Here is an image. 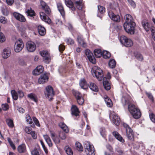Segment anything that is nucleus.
<instances>
[{
    "mask_svg": "<svg viewBox=\"0 0 155 155\" xmlns=\"http://www.w3.org/2000/svg\"><path fill=\"white\" fill-rule=\"evenodd\" d=\"M43 71V67L41 65L38 66L33 71V75H38L40 74Z\"/></svg>",
    "mask_w": 155,
    "mask_h": 155,
    "instance_id": "f3484780",
    "label": "nucleus"
},
{
    "mask_svg": "<svg viewBox=\"0 0 155 155\" xmlns=\"http://www.w3.org/2000/svg\"><path fill=\"white\" fill-rule=\"evenodd\" d=\"M1 11L2 14L5 16L8 14V11L7 8L5 6H2L1 7Z\"/></svg>",
    "mask_w": 155,
    "mask_h": 155,
    "instance_id": "79ce46f5",
    "label": "nucleus"
},
{
    "mask_svg": "<svg viewBox=\"0 0 155 155\" xmlns=\"http://www.w3.org/2000/svg\"><path fill=\"white\" fill-rule=\"evenodd\" d=\"M108 15L110 18L115 22H119L120 21V18L118 15H115L112 11H109Z\"/></svg>",
    "mask_w": 155,
    "mask_h": 155,
    "instance_id": "f8f14e48",
    "label": "nucleus"
},
{
    "mask_svg": "<svg viewBox=\"0 0 155 155\" xmlns=\"http://www.w3.org/2000/svg\"><path fill=\"white\" fill-rule=\"evenodd\" d=\"M85 152L87 155H95V150L93 146L88 142H86L84 144Z\"/></svg>",
    "mask_w": 155,
    "mask_h": 155,
    "instance_id": "20e7f679",
    "label": "nucleus"
},
{
    "mask_svg": "<svg viewBox=\"0 0 155 155\" xmlns=\"http://www.w3.org/2000/svg\"><path fill=\"white\" fill-rule=\"evenodd\" d=\"M123 126L126 129L127 136L128 139L132 141L133 140L134 135L132 130L129 125L126 123H124Z\"/></svg>",
    "mask_w": 155,
    "mask_h": 155,
    "instance_id": "423d86ee",
    "label": "nucleus"
},
{
    "mask_svg": "<svg viewBox=\"0 0 155 155\" xmlns=\"http://www.w3.org/2000/svg\"><path fill=\"white\" fill-rule=\"evenodd\" d=\"M26 13L27 14L28 16H30L31 17H33L35 15V12L31 8L27 9L26 11Z\"/></svg>",
    "mask_w": 155,
    "mask_h": 155,
    "instance_id": "e433bc0d",
    "label": "nucleus"
},
{
    "mask_svg": "<svg viewBox=\"0 0 155 155\" xmlns=\"http://www.w3.org/2000/svg\"><path fill=\"white\" fill-rule=\"evenodd\" d=\"M102 56L104 58H109L110 57V54L106 51H104L102 52Z\"/></svg>",
    "mask_w": 155,
    "mask_h": 155,
    "instance_id": "ea45409f",
    "label": "nucleus"
},
{
    "mask_svg": "<svg viewBox=\"0 0 155 155\" xmlns=\"http://www.w3.org/2000/svg\"><path fill=\"white\" fill-rule=\"evenodd\" d=\"M48 77L47 75L44 74L41 76L38 79V82L40 84H43L46 82L48 80Z\"/></svg>",
    "mask_w": 155,
    "mask_h": 155,
    "instance_id": "6ab92c4d",
    "label": "nucleus"
},
{
    "mask_svg": "<svg viewBox=\"0 0 155 155\" xmlns=\"http://www.w3.org/2000/svg\"><path fill=\"white\" fill-rule=\"evenodd\" d=\"M97 8L99 12L101 14H103L105 12V9L104 7L101 5H98Z\"/></svg>",
    "mask_w": 155,
    "mask_h": 155,
    "instance_id": "8fccbe9b",
    "label": "nucleus"
},
{
    "mask_svg": "<svg viewBox=\"0 0 155 155\" xmlns=\"http://www.w3.org/2000/svg\"><path fill=\"white\" fill-rule=\"evenodd\" d=\"M122 102L124 106L128 105V109L134 118L138 119L140 117L141 114L140 110L134 104H129V101L127 98L123 97L122 99Z\"/></svg>",
    "mask_w": 155,
    "mask_h": 155,
    "instance_id": "f257e3e1",
    "label": "nucleus"
},
{
    "mask_svg": "<svg viewBox=\"0 0 155 155\" xmlns=\"http://www.w3.org/2000/svg\"><path fill=\"white\" fill-rule=\"evenodd\" d=\"M25 130V132L28 134H30L32 131V129L29 127H26Z\"/></svg>",
    "mask_w": 155,
    "mask_h": 155,
    "instance_id": "680f3d73",
    "label": "nucleus"
},
{
    "mask_svg": "<svg viewBox=\"0 0 155 155\" xmlns=\"http://www.w3.org/2000/svg\"><path fill=\"white\" fill-rule=\"evenodd\" d=\"M51 137L54 142L55 144H58L60 142L59 138L57 136H55V133L51 130L50 131Z\"/></svg>",
    "mask_w": 155,
    "mask_h": 155,
    "instance_id": "a211bd4d",
    "label": "nucleus"
},
{
    "mask_svg": "<svg viewBox=\"0 0 155 155\" xmlns=\"http://www.w3.org/2000/svg\"><path fill=\"white\" fill-rule=\"evenodd\" d=\"M11 51L9 49H4L2 56L4 58H7L10 55Z\"/></svg>",
    "mask_w": 155,
    "mask_h": 155,
    "instance_id": "7c9ffc66",
    "label": "nucleus"
},
{
    "mask_svg": "<svg viewBox=\"0 0 155 155\" xmlns=\"http://www.w3.org/2000/svg\"><path fill=\"white\" fill-rule=\"evenodd\" d=\"M40 53L41 55L43 58L46 57V56L49 55V54L48 51L45 50L40 51Z\"/></svg>",
    "mask_w": 155,
    "mask_h": 155,
    "instance_id": "3c124183",
    "label": "nucleus"
},
{
    "mask_svg": "<svg viewBox=\"0 0 155 155\" xmlns=\"http://www.w3.org/2000/svg\"><path fill=\"white\" fill-rule=\"evenodd\" d=\"M94 53L97 58L101 57L102 55V52L100 49H96L94 51Z\"/></svg>",
    "mask_w": 155,
    "mask_h": 155,
    "instance_id": "f704fd0d",
    "label": "nucleus"
},
{
    "mask_svg": "<svg viewBox=\"0 0 155 155\" xmlns=\"http://www.w3.org/2000/svg\"><path fill=\"white\" fill-rule=\"evenodd\" d=\"M19 63L20 65L22 66H25L26 65L24 61L22 59L20 60L19 61Z\"/></svg>",
    "mask_w": 155,
    "mask_h": 155,
    "instance_id": "338daca9",
    "label": "nucleus"
},
{
    "mask_svg": "<svg viewBox=\"0 0 155 155\" xmlns=\"http://www.w3.org/2000/svg\"><path fill=\"white\" fill-rule=\"evenodd\" d=\"M32 155H39V153L38 150L35 149L31 152Z\"/></svg>",
    "mask_w": 155,
    "mask_h": 155,
    "instance_id": "0e129e2a",
    "label": "nucleus"
},
{
    "mask_svg": "<svg viewBox=\"0 0 155 155\" xmlns=\"http://www.w3.org/2000/svg\"><path fill=\"white\" fill-rule=\"evenodd\" d=\"M76 7L77 9L79 10H81L82 8V4L81 1H75V3Z\"/></svg>",
    "mask_w": 155,
    "mask_h": 155,
    "instance_id": "a19ab883",
    "label": "nucleus"
},
{
    "mask_svg": "<svg viewBox=\"0 0 155 155\" xmlns=\"http://www.w3.org/2000/svg\"><path fill=\"white\" fill-rule=\"evenodd\" d=\"M7 20L6 18L3 16L0 17V22L1 23L5 24L7 23Z\"/></svg>",
    "mask_w": 155,
    "mask_h": 155,
    "instance_id": "4d7b16f0",
    "label": "nucleus"
},
{
    "mask_svg": "<svg viewBox=\"0 0 155 155\" xmlns=\"http://www.w3.org/2000/svg\"><path fill=\"white\" fill-rule=\"evenodd\" d=\"M74 94L78 104L83 105L84 102V100L81 94L77 91H75Z\"/></svg>",
    "mask_w": 155,
    "mask_h": 155,
    "instance_id": "9d476101",
    "label": "nucleus"
},
{
    "mask_svg": "<svg viewBox=\"0 0 155 155\" xmlns=\"http://www.w3.org/2000/svg\"><path fill=\"white\" fill-rule=\"evenodd\" d=\"M79 84L81 88L83 89H86L87 88L86 82L84 78L80 80Z\"/></svg>",
    "mask_w": 155,
    "mask_h": 155,
    "instance_id": "2f4dec72",
    "label": "nucleus"
},
{
    "mask_svg": "<svg viewBox=\"0 0 155 155\" xmlns=\"http://www.w3.org/2000/svg\"><path fill=\"white\" fill-rule=\"evenodd\" d=\"M50 60L51 58L50 55H48L43 58L44 61L47 64H48L50 62Z\"/></svg>",
    "mask_w": 155,
    "mask_h": 155,
    "instance_id": "5fc2aeb1",
    "label": "nucleus"
},
{
    "mask_svg": "<svg viewBox=\"0 0 155 155\" xmlns=\"http://www.w3.org/2000/svg\"><path fill=\"white\" fill-rule=\"evenodd\" d=\"M142 24L143 27L146 31H148L150 30V25L147 21H143Z\"/></svg>",
    "mask_w": 155,
    "mask_h": 155,
    "instance_id": "bb28decb",
    "label": "nucleus"
},
{
    "mask_svg": "<svg viewBox=\"0 0 155 155\" xmlns=\"http://www.w3.org/2000/svg\"><path fill=\"white\" fill-rule=\"evenodd\" d=\"M2 108L4 110H7L9 108L8 104H3L2 105Z\"/></svg>",
    "mask_w": 155,
    "mask_h": 155,
    "instance_id": "13d9d810",
    "label": "nucleus"
},
{
    "mask_svg": "<svg viewBox=\"0 0 155 155\" xmlns=\"http://www.w3.org/2000/svg\"><path fill=\"white\" fill-rule=\"evenodd\" d=\"M40 3L42 8L44 10L45 13L47 14H50L51 12V10L47 4L42 0H41Z\"/></svg>",
    "mask_w": 155,
    "mask_h": 155,
    "instance_id": "4468645a",
    "label": "nucleus"
},
{
    "mask_svg": "<svg viewBox=\"0 0 155 155\" xmlns=\"http://www.w3.org/2000/svg\"><path fill=\"white\" fill-rule=\"evenodd\" d=\"M17 150L19 153H25L26 150V147L25 144H22L18 146L17 148Z\"/></svg>",
    "mask_w": 155,
    "mask_h": 155,
    "instance_id": "5701e85b",
    "label": "nucleus"
},
{
    "mask_svg": "<svg viewBox=\"0 0 155 155\" xmlns=\"http://www.w3.org/2000/svg\"><path fill=\"white\" fill-rule=\"evenodd\" d=\"M38 29L39 34L41 36L44 35L46 33L45 28L41 25H38Z\"/></svg>",
    "mask_w": 155,
    "mask_h": 155,
    "instance_id": "393cba45",
    "label": "nucleus"
},
{
    "mask_svg": "<svg viewBox=\"0 0 155 155\" xmlns=\"http://www.w3.org/2000/svg\"><path fill=\"white\" fill-rule=\"evenodd\" d=\"M124 19L125 20V22H134L132 17L131 15L129 14L125 15Z\"/></svg>",
    "mask_w": 155,
    "mask_h": 155,
    "instance_id": "c756f323",
    "label": "nucleus"
},
{
    "mask_svg": "<svg viewBox=\"0 0 155 155\" xmlns=\"http://www.w3.org/2000/svg\"><path fill=\"white\" fill-rule=\"evenodd\" d=\"M24 47V44L22 40L19 39L15 43L14 46L15 51L16 52L21 51Z\"/></svg>",
    "mask_w": 155,
    "mask_h": 155,
    "instance_id": "6e6552de",
    "label": "nucleus"
},
{
    "mask_svg": "<svg viewBox=\"0 0 155 155\" xmlns=\"http://www.w3.org/2000/svg\"><path fill=\"white\" fill-rule=\"evenodd\" d=\"M30 134H31L32 138L34 139H35L37 138V135L36 134H35L34 131H31Z\"/></svg>",
    "mask_w": 155,
    "mask_h": 155,
    "instance_id": "69168bd1",
    "label": "nucleus"
},
{
    "mask_svg": "<svg viewBox=\"0 0 155 155\" xmlns=\"http://www.w3.org/2000/svg\"><path fill=\"white\" fill-rule=\"evenodd\" d=\"M75 146L76 149L78 151H82L83 150V148L81 144L78 142H77L75 143Z\"/></svg>",
    "mask_w": 155,
    "mask_h": 155,
    "instance_id": "a18cd8bd",
    "label": "nucleus"
},
{
    "mask_svg": "<svg viewBox=\"0 0 155 155\" xmlns=\"http://www.w3.org/2000/svg\"><path fill=\"white\" fill-rule=\"evenodd\" d=\"M44 138L49 147L53 146V143L50 137L47 134L44 135Z\"/></svg>",
    "mask_w": 155,
    "mask_h": 155,
    "instance_id": "a878e982",
    "label": "nucleus"
},
{
    "mask_svg": "<svg viewBox=\"0 0 155 155\" xmlns=\"http://www.w3.org/2000/svg\"><path fill=\"white\" fill-rule=\"evenodd\" d=\"M11 94L13 99L17 100L18 98V94L17 92L14 90L11 91Z\"/></svg>",
    "mask_w": 155,
    "mask_h": 155,
    "instance_id": "37998d69",
    "label": "nucleus"
},
{
    "mask_svg": "<svg viewBox=\"0 0 155 155\" xmlns=\"http://www.w3.org/2000/svg\"><path fill=\"white\" fill-rule=\"evenodd\" d=\"M59 126L66 133H68L69 132V130L67 126L63 122H60L59 124Z\"/></svg>",
    "mask_w": 155,
    "mask_h": 155,
    "instance_id": "c85d7f7f",
    "label": "nucleus"
},
{
    "mask_svg": "<svg viewBox=\"0 0 155 155\" xmlns=\"http://www.w3.org/2000/svg\"><path fill=\"white\" fill-rule=\"evenodd\" d=\"M28 97L31 100L34 101L36 103L38 102V99L37 96L35 94L31 93L28 95Z\"/></svg>",
    "mask_w": 155,
    "mask_h": 155,
    "instance_id": "cd10ccee",
    "label": "nucleus"
},
{
    "mask_svg": "<svg viewBox=\"0 0 155 155\" xmlns=\"http://www.w3.org/2000/svg\"><path fill=\"white\" fill-rule=\"evenodd\" d=\"M26 121L29 124H31L32 123V120L30 116L28 115L27 114L26 117Z\"/></svg>",
    "mask_w": 155,
    "mask_h": 155,
    "instance_id": "bf43d9fd",
    "label": "nucleus"
},
{
    "mask_svg": "<svg viewBox=\"0 0 155 155\" xmlns=\"http://www.w3.org/2000/svg\"><path fill=\"white\" fill-rule=\"evenodd\" d=\"M150 117V120L152 122L155 123V115L153 113H151L149 114Z\"/></svg>",
    "mask_w": 155,
    "mask_h": 155,
    "instance_id": "052dcab7",
    "label": "nucleus"
},
{
    "mask_svg": "<svg viewBox=\"0 0 155 155\" xmlns=\"http://www.w3.org/2000/svg\"><path fill=\"white\" fill-rule=\"evenodd\" d=\"M58 136L62 140H65L66 137V134L63 131H60L59 132Z\"/></svg>",
    "mask_w": 155,
    "mask_h": 155,
    "instance_id": "de8ad7c7",
    "label": "nucleus"
},
{
    "mask_svg": "<svg viewBox=\"0 0 155 155\" xmlns=\"http://www.w3.org/2000/svg\"><path fill=\"white\" fill-rule=\"evenodd\" d=\"M111 115H112L113 120L117 119V122L116 123V125H118L120 122V118L118 117L117 115L114 113L113 114H111Z\"/></svg>",
    "mask_w": 155,
    "mask_h": 155,
    "instance_id": "4c0bfd02",
    "label": "nucleus"
},
{
    "mask_svg": "<svg viewBox=\"0 0 155 155\" xmlns=\"http://www.w3.org/2000/svg\"><path fill=\"white\" fill-rule=\"evenodd\" d=\"M65 41L68 45L70 44L71 45L73 44L74 43V41L70 38H67Z\"/></svg>",
    "mask_w": 155,
    "mask_h": 155,
    "instance_id": "6e6d98bb",
    "label": "nucleus"
},
{
    "mask_svg": "<svg viewBox=\"0 0 155 155\" xmlns=\"http://www.w3.org/2000/svg\"><path fill=\"white\" fill-rule=\"evenodd\" d=\"M121 44L126 47H130L133 44L132 40L125 36H121L120 38Z\"/></svg>",
    "mask_w": 155,
    "mask_h": 155,
    "instance_id": "39448f33",
    "label": "nucleus"
},
{
    "mask_svg": "<svg viewBox=\"0 0 155 155\" xmlns=\"http://www.w3.org/2000/svg\"><path fill=\"white\" fill-rule=\"evenodd\" d=\"M89 86L90 89L94 91L97 92L98 91L97 86L94 83H90Z\"/></svg>",
    "mask_w": 155,
    "mask_h": 155,
    "instance_id": "c9c22d12",
    "label": "nucleus"
},
{
    "mask_svg": "<svg viewBox=\"0 0 155 155\" xmlns=\"http://www.w3.org/2000/svg\"><path fill=\"white\" fill-rule=\"evenodd\" d=\"M103 84L104 88L107 90H109L110 88V84L108 81H104L103 78Z\"/></svg>",
    "mask_w": 155,
    "mask_h": 155,
    "instance_id": "473e14b6",
    "label": "nucleus"
},
{
    "mask_svg": "<svg viewBox=\"0 0 155 155\" xmlns=\"http://www.w3.org/2000/svg\"><path fill=\"white\" fill-rule=\"evenodd\" d=\"M129 5L132 7L134 8L136 7V5L135 2L133 0H127Z\"/></svg>",
    "mask_w": 155,
    "mask_h": 155,
    "instance_id": "864d4df0",
    "label": "nucleus"
},
{
    "mask_svg": "<svg viewBox=\"0 0 155 155\" xmlns=\"http://www.w3.org/2000/svg\"><path fill=\"white\" fill-rule=\"evenodd\" d=\"M64 150L68 155H72L73 154V152L72 150L68 146H66L65 147Z\"/></svg>",
    "mask_w": 155,
    "mask_h": 155,
    "instance_id": "49530a36",
    "label": "nucleus"
},
{
    "mask_svg": "<svg viewBox=\"0 0 155 155\" xmlns=\"http://www.w3.org/2000/svg\"><path fill=\"white\" fill-rule=\"evenodd\" d=\"M58 9L63 18H64L65 12L61 3H59L57 5Z\"/></svg>",
    "mask_w": 155,
    "mask_h": 155,
    "instance_id": "412c9836",
    "label": "nucleus"
},
{
    "mask_svg": "<svg viewBox=\"0 0 155 155\" xmlns=\"http://www.w3.org/2000/svg\"><path fill=\"white\" fill-rule=\"evenodd\" d=\"M36 45L33 42L28 41L26 44V48L27 51L29 52L34 51L36 49Z\"/></svg>",
    "mask_w": 155,
    "mask_h": 155,
    "instance_id": "9b49d317",
    "label": "nucleus"
},
{
    "mask_svg": "<svg viewBox=\"0 0 155 155\" xmlns=\"http://www.w3.org/2000/svg\"><path fill=\"white\" fill-rule=\"evenodd\" d=\"M77 40L78 43L83 47H85L87 46L86 43L84 41L83 37L81 35H79L77 37Z\"/></svg>",
    "mask_w": 155,
    "mask_h": 155,
    "instance_id": "b1692460",
    "label": "nucleus"
},
{
    "mask_svg": "<svg viewBox=\"0 0 155 155\" xmlns=\"http://www.w3.org/2000/svg\"><path fill=\"white\" fill-rule=\"evenodd\" d=\"M5 40V38L4 34L0 32V42H3Z\"/></svg>",
    "mask_w": 155,
    "mask_h": 155,
    "instance_id": "603ef678",
    "label": "nucleus"
},
{
    "mask_svg": "<svg viewBox=\"0 0 155 155\" xmlns=\"http://www.w3.org/2000/svg\"><path fill=\"white\" fill-rule=\"evenodd\" d=\"M113 136L120 142L123 143L124 142V140L121 136V135L117 131H114L112 133Z\"/></svg>",
    "mask_w": 155,
    "mask_h": 155,
    "instance_id": "4be33fe9",
    "label": "nucleus"
},
{
    "mask_svg": "<svg viewBox=\"0 0 155 155\" xmlns=\"http://www.w3.org/2000/svg\"><path fill=\"white\" fill-rule=\"evenodd\" d=\"M105 102L109 107H111L113 106V104L111 100L107 96H106L104 97Z\"/></svg>",
    "mask_w": 155,
    "mask_h": 155,
    "instance_id": "72a5a7b5",
    "label": "nucleus"
},
{
    "mask_svg": "<svg viewBox=\"0 0 155 155\" xmlns=\"http://www.w3.org/2000/svg\"><path fill=\"white\" fill-rule=\"evenodd\" d=\"M135 25L134 22H124L123 25L125 31L130 34H134Z\"/></svg>",
    "mask_w": 155,
    "mask_h": 155,
    "instance_id": "7ed1b4c3",
    "label": "nucleus"
},
{
    "mask_svg": "<svg viewBox=\"0 0 155 155\" xmlns=\"http://www.w3.org/2000/svg\"><path fill=\"white\" fill-rule=\"evenodd\" d=\"M40 15L41 19L45 22L50 24L51 22V20L48 17L46 16L45 14L43 12H40Z\"/></svg>",
    "mask_w": 155,
    "mask_h": 155,
    "instance_id": "2eb2a0df",
    "label": "nucleus"
},
{
    "mask_svg": "<svg viewBox=\"0 0 155 155\" xmlns=\"http://www.w3.org/2000/svg\"><path fill=\"white\" fill-rule=\"evenodd\" d=\"M45 94L46 97L50 98L49 100H52V97L54 96V93L51 86H48L46 87L45 91Z\"/></svg>",
    "mask_w": 155,
    "mask_h": 155,
    "instance_id": "0eeeda50",
    "label": "nucleus"
},
{
    "mask_svg": "<svg viewBox=\"0 0 155 155\" xmlns=\"http://www.w3.org/2000/svg\"><path fill=\"white\" fill-rule=\"evenodd\" d=\"M91 73L94 77L95 76L99 81H101L103 78V74L102 70L97 66L93 67Z\"/></svg>",
    "mask_w": 155,
    "mask_h": 155,
    "instance_id": "f03ea898",
    "label": "nucleus"
},
{
    "mask_svg": "<svg viewBox=\"0 0 155 155\" xmlns=\"http://www.w3.org/2000/svg\"><path fill=\"white\" fill-rule=\"evenodd\" d=\"M71 114L77 117L79 115L80 112L78 108L75 105H73L71 107Z\"/></svg>",
    "mask_w": 155,
    "mask_h": 155,
    "instance_id": "aec40b11",
    "label": "nucleus"
},
{
    "mask_svg": "<svg viewBox=\"0 0 155 155\" xmlns=\"http://www.w3.org/2000/svg\"><path fill=\"white\" fill-rule=\"evenodd\" d=\"M65 3L66 5L70 8L72 11L74 12L76 10L74 4L71 0H65Z\"/></svg>",
    "mask_w": 155,
    "mask_h": 155,
    "instance_id": "dca6fc26",
    "label": "nucleus"
},
{
    "mask_svg": "<svg viewBox=\"0 0 155 155\" xmlns=\"http://www.w3.org/2000/svg\"><path fill=\"white\" fill-rule=\"evenodd\" d=\"M6 122L9 127L10 128L13 127L14 125L13 121L12 120L9 118L7 119L6 120Z\"/></svg>",
    "mask_w": 155,
    "mask_h": 155,
    "instance_id": "58836bf2",
    "label": "nucleus"
},
{
    "mask_svg": "<svg viewBox=\"0 0 155 155\" xmlns=\"http://www.w3.org/2000/svg\"><path fill=\"white\" fill-rule=\"evenodd\" d=\"M65 47L62 44H61L59 46V50L60 51H63Z\"/></svg>",
    "mask_w": 155,
    "mask_h": 155,
    "instance_id": "774afa93",
    "label": "nucleus"
},
{
    "mask_svg": "<svg viewBox=\"0 0 155 155\" xmlns=\"http://www.w3.org/2000/svg\"><path fill=\"white\" fill-rule=\"evenodd\" d=\"M13 15L16 20L20 21L25 22L26 21V19L24 16L18 13L15 12Z\"/></svg>",
    "mask_w": 155,
    "mask_h": 155,
    "instance_id": "ddd939ff",
    "label": "nucleus"
},
{
    "mask_svg": "<svg viewBox=\"0 0 155 155\" xmlns=\"http://www.w3.org/2000/svg\"><path fill=\"white\" fill-rule=\"evenodd\" d=\"M33 119V121L35 125L38 126L39 127L40 124L38 119L35 117H34Z\"/></svg>",
    "mask_w": 155,
    "mask_h": 155,
    "instance_id": "e2e57ef3",
    "label": "nucleus"
},
{
    "mask_svg": "<svg viewBox=\"0 0 155 155\" xmlns=\"http://www.w3.org/2000/svg\"><path fill=\"white\" fill-rule=\"evenodd\" d=\"M135 56L136 59L139 61H141L143 59V56L140 53H135Z\"/></svg>",
    "mask_w": 155,
    "mask_h": 155,
    "instance_id": "09e8293b",
    "label": "nucleus"
},
{
    "mask_svg": "<svg viewBox=\"0 0 155 155\" xmlns=\"http://www.w3.org/2000/svg\"><path fill=\"white\" fill-rule=\"evenodd\" d=\"M85 55L87 56L89 61L93 64L96 63V60L94 57L92 53L89 50L86 49L85 51Z\"/></svg>",
    "mask_w": 155,
    "mask_h": 155,
    "instance_id": "1a4fd4ad",
    "label": "nucleus"
},
{
    "mask_svg": "<svg viewBox=\"0 0 155 155\" xmlns=\"http://www.w3.org/2000/svg\"><path fill=\"white\" fill-rule=\"evenodd\" d=\"M108 64L110 68H114L116 66V62L115 60L114 59L110 60L109 61Z\"/></svg>",
    "mask_w": 155,
    "mask_h": 155,
    "instance_id": "c03bdc74",
    "label": "nucleus"
}]
</instances>
